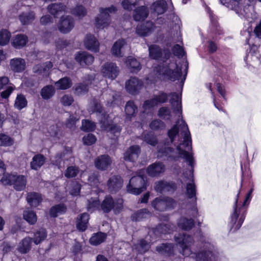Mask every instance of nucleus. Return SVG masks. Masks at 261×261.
Segmentation results:
<instances>
[{"instance_id": "24", "label": "nucleus", "mask_w": 261, "mask_h": 261, "mask_svg": "<svg viewBox=\"0 0 261 261\" xmlns=\"http://www.w3.org/2000/svg\"><path fill=\"white\" fill-rule=\"evenodd\" d=\"M149 13V11L147 6L138 7L134 10V19L136 21H144L148 17Z\"/></svg>"}, {"instance_id": "9", "label": "nucleus", "mask_w": 261, "mask_h": 261, "mask_svg": "<svg viewBox=\"0 0 261 261\" xmlns=\"http://www.w3.org/2000/svg\"><path fill=\"white\" fill-rule=\"evenodd\" d=\"M123 180L121 176L114 175L111 176L107 181V186L109 192L116 194L119 192L123 186Z\"/></svg>"}, {"instance_id": "45", "label": "nucleus", "mask_w": 261, "mask_h": 261, "mask_svg": "<svg viewBox=\"0 0 261 261\" xmlns=\"http://www.w3.org/2000/svg\"><path fill=\"white\" fill-rule=\"evenodd\" d=\"M35 18V13L32 11L28 13L23 12L19 15V19L23 25L30 23Z\"/></svg>"}, {"instance_id": "36", "label": "nucleus", "mask_w": 261, "mask_h": 261, "mask_svg": "<svg viewBox=\"0 0 261 261\" xmlns=\"http://www.w3.org/2000/svg\"><path fill=\"white\" fill-rule=\"evenodd\" d=\"M66 9V6L61 3H52L47 7L48 12L54 16H56L60 12L65 11Z\"/></svg>"}, {"instance_id": "64", "label": "nucleus", "mask_w": 261, "mask_h": 261, "mask_svg": "<svg viewBox=\"0 0 261 261\" xmlns=\"http://www.w3.org/2000/svg\"><path fill=\"white\" fill-rule=\"evenodd\" d=\"M211 252L207 251H202L196 254L197 261H208Z\"/></svg>"}, {"instance_id": "62", "label": "nucleus", "mask_w": 261, "mask_h": 261, "mask_svg": "<svg viewBox=\"0 0 261 261\" xmlns=\"http://www.w3.org/2000/svg\"><path fill=\"white\" fill-rule=\"evenodd\" d=\"M143 140L148 144L153 146H155L158 144L156 138L153 135L149 133L144 135Z\"/></svg>"}, {"instance_id": "30", "label": "nucleus", "mask_w": 261, "mask_h": 261, "mask_svg": "<svg viewBox=\"0 0 261 261\" xmlns=\"http://www.w3.org/2000/svg\"><path fill=\"white\" fill-rule=\"evenodd\" d=\"M42 197L41 194L35 192H29L27 196V200L29 204L36 207L42 202Z\"/></svg>"}, {"instance_id": "51", "label": "nucleus", "mask_w": 261, "mask_h": 261, "mask_svg": "<svg viewBox=\"0 0 261 261\" xmlns=\"http://www.w3.org/2000/svg\"><path fill=\"white\" fill-rule=\"evenodd\" d=\"M149 212L146 208L140 209L131 215V220L134 222L142 221L146 218V215Z\"/></svg>"}, {"instance_id": "58", "label": "nucleus", "mask_w": 261, "mask_h": 261, "mask_svg": "<svg viewBox=\"0 0 261 261\" xmlns=\"http://www.w3.org/2000/svg\"><path fill=\"white\" fill-rule=\"evenodd\" d=\"M79 172V168L76 166H70L67 167L65 171V176L67 178L75 177Z\"/></svg>"}, {"instance_id": "16", "label": "nucleus", "mask_w": 261, "mask_h": 261, "mask_svg": "<svg viewBox=\"0 0 261 261\" xmlns=\"http://www.w3.org/2000/svg\"><path fill=\"white\" fill-rule=\"evenodd\" d=\"M209 17L210 19V24L209 25V29L210 33L215 34V35H223V30L220 27L218 21L217 17L213 13V11H210L208 12Z\"/></svg>"}, {"instance_id": "33", "label": "nucleus", "mask_w": 261, "mask_h": 261, "mask_svg": "<svg viewBox=\"0 0 261 261\" xmlns=\"http://www.w3.org/2000/svg\"><path fill=\"white\" fill-rule=\"evenodd\" d=\"M107 237V233L98 231L92 234L91 237L89 239V243L93 246H97L104 242Z\"/></svg>"}, {"instance_id": "34", "label": "nucleus", "mask_w": 261, "mask_h": 261, "mask_svg": "<svg viewBox=\"0 0 261 261\" xmlns=\"http://www.w3.org/2000/svg\"><path fill=\"white\" fill-rule=\"evenodd\" d=\"M32 241V238L29 237L23 238L19 244L18 251L21 254L28 253L31 250Z\"/></svg>"}, {"instance_id": "55", "label": "nucleus", "mask_w": 261, "mask_h": 261, "mask_svg": "<svg viewBox=\"0 0 261 261\" xmlns=\"http://www.w3.org/2000/svg\"><path fill=\"white\" fill-rule=\"evenodd\" d=\"M14 143L13 139L7 135L0 133V146H10Z\"/></svg>"}, {"instance_id": "54", "label": "nucleus", "mask_w": 261, "mask_h": 261, "mask_svg": "<svg viewBox=\"0 0 261 261\" xmlns=\"http://www.w3.org/2000/svg\"><path fill=\"white\" fill-rule=\"evenodd\" d=\"M165 123L160 119H154L152 120L149 125V128L153 131H159L164 129Z\"/></svg>"}, {"instance_id": "11", "label": "nucleus", "mask_w": 261, "mask_h": 261, "mask_svg": "<svg viewBox=\"0 0 261 261\" xmlns=\"http://www.w3.org/2000/svg\"><path fill=\"white\" fill-rule=\"evenodd\" d=\"M154 188L156 192L163 193L164 192H174L177 190V186L174 181L160 180L154 183Z\"/></svg>"}, {"instance_id": "5", "label": "nucleus", "mask_w": 261, "mask_h": 261, "mask_svg": "<svg viewBox=\"0 0 261 261\" xmlns=\"http://www.w3.org/2000/svg\"><path fill=\"white\" fill-rule=\"evenodd\" d=\"M116 11V8L113 5L108 8H100L99 16L96 17L95 19L96 27L101 29L109 27L111 23L110 13H114Z\"/></svg>"}, {"instance_id": "37", "label": "nucleus", "mask_w": 261, "mask_h": 261, "mask_svg": "<svg viewBox=\"0 0 261 261\" xmlns=\"http://www.w3.org/2000/svg\"><path fill=\"white\" fill-rule=\"evenodd\" d=\"M66 211V206L64 203H59L51 206L49 209V213L51 217L56 218L59 214H64Z\"/></svg>"}, {"instance_id": "28", "label": "nucleus", "mask_w": 261, "mask_h": 261, "mask_svg": "<svg viewBox=\"0 0 261 261\" xmlns=\"http://www.w3.org/2000/svg\"><path fill=\"white\" fill-rule=\"evenodd\" d=\"M46 161V158L43 154L37 153L32 158V161L30 163L31 168L34 170L37 171L44 165Z\"/></svg>"}, {"instance_id": "46", "label": "nucleus", "mask_w": 261, "mask_h": 261, "mask_svg": "<svg viewBox=\"0 0 261 261\" xmlns=\"http://www.w3.org/2000/svg\"><path fill=\"white\" fill-rule=\"evenodd\" d=\"M55 94V90L52 85H47L42 88L40 94L42 98L45 100L51 98Z\"/></svg>"}, {"instance_id": "12", "label": "nucleus", "mask_w": 261, "mask_h": 261, "mask_svg": "<svg viewBox=\"0 0 261 261\" xmlns=\"http://www.w3.org/2000/svg\"><path fill=\"white\" fill-rule=\"evenodd\" d=\"M74 26V20L70 16H62L58 27L60 32L66 34L71 31Z\"/></svg>"}, {"instance_id": "35", "label": "nucleus", "mask_w": 261, "mask_h": 261, "mask_svg": "<svg viewBox=\"0 0 261 261\" xmlns=\"http://www.w3.org/2000/svg\"><path fill=\"white\" fill-rule=\"evenodd\" d=\"M101 122L103 128L113 135L114 136L117 137L120 135L122 129L120 126L116 124H110L106 122Z\"/></svg>"}, {"instance_id": "50", "label": "nucleus", "mask_w": 261, "mask_h": 261, "mask_svg": "<svg viewBox=\"0 0 261 261\" xmlns=\"http://www.w3.org/2000/svg\"><path fill=\"white\" fill-rule=\"evenodd\" d=\"M96 124L94 122L89 119H83L82 121L81 130L84 132H92L96 129Z\"/></svg>"}, {"instance_id": "42", "label": "nucleus", "mask_w": 261, "mask_h": 261, "mask_svg": "<svg viewBox=\"0 0 261 261\" xmlns=\"http://www.w3.org/2000/svg\"><path fill=\"white\" fill-rule=\"evenodd\" d=\"M55 85L60 90H67L71 87L72 82L70 77L65 76L56 82Z\"/></svg>"}, {"instance_id": "17", "label": "nucleus", "mask_w": 261, "mask_h": 261, "mask_svg": "<svg viewBox=\"0 0 261 261\" xmlns=\"http://www.w3.org/2000/svg\"><path fill=\"white\" fill-rule=\"evenodd\" d=\"M154 28V24L152 21H146L137 26L136 33L140 36L146 37L151 33Z\"/></svg>"}, {"instance_id": "38", "label": "nucleus", "mask_w": 261, "mask_h": 261, "mask_svg": "<svg viewBox=\"0 0 261 261\" xmlns=\"http://www.w3.org/2000/svg\"><path fill=\"white\" fill-rule=\"evenodd\" d=\"M46 230L44 228H40L34 232L32 241L36 245H38L43 242L47 237Z\"/></svg>"}, {"instance_id": "41", "label": "nucleus", "mask_w": 261, "mask_h": 261, "mask_svg": "<svg viewBox=\"0 0 261 261\" xmlns=\"http://www.w3.org/2000/svg\"><path fill=\"white\" fill-rule=\"evenodd\" d=\"M28 106V100L25 96L21 94H18L16 97L14 107L15 109L20 111Z\"/></svg>"}, {"instance_id": "18", "label": "nucleus", "mask_w": 261, "mask_h": 261, "mask_svg": "<svg viewBox=\"0 0 261 261\" xmlns=\"http://www.w3.org/2000/svg\"><path fill=\"white\" fill-rule=\"evenodd\" d=\"M141 147L138 145L130 146L124 154V159L126 161L134 162L141 153Z\"/></svg>"}, {"instance_id": "43", "label": "nucleus", "mask_w": 261, "mask_h": 261, "mask_svg": "<svg viewBox=\"0 0 261 261\" xmlns=\"http://www.w3.org/2000/svg\"><path fill=\"white\" fill-rule=\"evenodd\" d=\"M138 111L137 106L133 100L128 101L125 107V112L127 117L131 118L136 115Z\"/></svg>"}, {"instance_id": "21", "label": "nucleus", "mask_w": 261, "mask_h": 261, "mask_svg": "<svg viewBox=\"0 0 261 261\" xmlns=\"http://www.w3.org/2000/svg\"><path fill=\"white\" fill-rule=\"evenodd\" d=\"M84 44L86 48L89 50L97 53L99 51V44L95 36L91 34L86 35L84 40Z\"/></svg>"}, {"instance_id": "59", "label": "nucleus", "mask_w": 261, "mask_h": 261, "mask_svg": "<svg viewBox=\"0 0 261 261\" xmlns=\"http://www.w3.org/2000/svg\"><path fill=\"white\" fill-rule=\"evenodd\" d=\"M82 140L84 145L91 146L95 143L97 138L94 134L88 133L83 137Z\"/></svg>"}, {"instance_id": "27", "label": "nucleus", "mask_w": 261, "mask_h": 261, "mask_svg": "<svg viewBox=\"0 0 261 261\" xmlns=\"http://www.w3.org/2000/svg\"><path fill=\"white\" fill-rule=\"evenodd\" d=\"M172 229L170 225L163 223L159 224L155 227L153 228L152 229V233L155 236V239L161 237L162 234L170 233Z\"/></svg>"}, {"instance_id": "25", "label": "nucleus", "mask_w": 261, "mask_h": 261, "mask_svg": "<svg viewBox=\"0 0 261 261\" xmlns=\"http://www.w3.org/2000/svg\"><path fill=\"white\" fill-rule=\"evenodd\" d=\"M150 10L158 15L165 13L168 9L167 4L165 0H156L152 3L150 7Z\"/></svg>"}, {"instance_id": "1", "label": "nucleus", "mask_w": 261, "mask_h": 261, "mask_svg": "<svg viewBox=\"0 0 261 261\" xmlns=\"http://www.w3.org/2000/svg\"><path fill=\"white\" fill-rule=\"evenodd\" d=\"M243 181V173L241 180L240 188L235 197L232 205V212L230 216L229 224L231 226L230 230L235 232L242 226L247 213L248 208L251 199V194L253 189H251L246 194L244 199L241 200L240 194Z\"/></svg>"}, {"instance_id": "44", "label": "nucleus", "mask_w": 261, "mask_h": 261, "mask_svg": "<svg viewBox=\"0 0 261 261\" xmlns=\"http://www.w3.org/2000/svg\"><path fill=\"white\" fill-rule=\"evenodd\" d=\"M73 89L75 95L81 96L88 93L89 88L88 87V85L81 82L75 84L73 87Z\"/></svg>"}, {"instance_id": "60", "label": "nucleus", "mask_w": 261, "mask_h": 261, "mask_svg": "<svg viewBox=\"0 0 261 261\" xmlns=\"http://www.w3.org/2000/svg\"><path fill=\"white\" fill-rule=\"evenodd\" d=\"M158 116L165 120H170L171 117V113L167 107H163L159 109Z\"/></svg>"}, {"instance_id": "49", "label": "nucleus", "mask_w": 261, "mask_h": 261, "mask_svg": "<svg viewBox=\"0 0 261 261\" xmlns=\"http://www.w3.org/2000/svg\"><path fill=\"white\" fill-rule=\"evenodd\" d=\"M186 194L188 199L195 198L196 200V187L194 180L192 179L191 182H188L186 185Z\"/></svg>"}, {"instance_id": "2", "label": "nucleus", "mask_w": 261, "mask_h": 261, "mask_svg": "<svg viewBox=\"0 0 261 261\" xmlns=\"http://www.w3.org/2000/svg\"><path fill=\"white\" fill-rule=\"evenodd\" d=\"M148 185L146 175L140 173L130 179L126 186V191L130 194L138 195L147 189Z\"/></svg>"}, {"instance_id": "63", "label": "nucleus", "mask_w": 261, "mask_h": 261, "mask_svg": "<svg viewBox=\"0 0 261 261\" xmlns=\"http://www.w3.org/2000/svg\"><path fill=\"white\" fill-rule=\"evenodd\" d=\"M137 0H123L121 5L123 8L128 11H131L136 5Z\"/></svg>"}, {"instance_id": "15", "label": "nucleus", "mask_w": 261, "mask_h": 261, "mask_svg": "<svg viewBox=\"0 0 261 261\" xmlns=\"http://www.w3.org/2000/svg\"><path fill=\"white\" fill-rule=\"evenodd\" d=\"M165 166L161 162H156L149 165L146 168L148 175L152 177L159 176L165 172Z\"/></svg>"}, {"instance_id": "13", "label": "nucleus", "mask_w": 261, "mask_h": 261, "mask_svg": "<svg viewBox=\"0 0 261 261\" xmlns=\"http://www.w3.org/2000/svg\"><path fill=\"white\" fill-rule=\"evenodd\" d=\"M112 163V159L108 154L100 155L95 158L94 162L95 168L100 171L107 170Z\"/></svg>"}, {"instance_id": "19", "label": "nucleus", "mask_w": 261, "mask_h": 261, "mask_svg": "<svg viewBox=\"0 0 261 261\" xmlns=\"http://www.w3.org/2000/svg\"><path fill=\"white\" fill-rule=\"evenodd\" d=\"M74 59L80 65L84 66L92 64L94 58L86 51H78L75 55Z\"/></svg>"}, {"instance_id": "3", "label": "nucleus", "mask_w": 261, "mask_h": 261, "mask_svg": "<svg viewBox=\"0 0 261 261\" xmlns=\"http://www.w3.org/2000/svg\"><path fill=\"white\" fill-rule=\"evenodd\" d=\"M1 181L5 186H12L16 191H21L26 187L27 178L25 175L17 173H7L3 176Z\"/></svg>"}, {"instance_id": "8", "label": "nucleus", "mask_w": 261, "mask_h": 261, "mask_svg": "<svg viewBox=\"0 0 261 261\" xmlns=\"http://www.w3.org/2000/svg\"><path fill=\"white\" fill-rule=\"evenodd\" d=\"M143 86V82L136 77H131L125 83L126 91L132 95H138Z\"/></svg>"}, {"instance_id": "39", "label": "nucleus", "mask_w": 261, "mask_h": 261, "mask_svg": "<svg viewBox=\"0 0 261 261\" xmlns=\"http://www.w3.org/2000/svg\"><path fill=\"white\" fill-rule=\"evenodd\" d=\"M150 57L153 60H159L163 56L162 48L157 45H151L149 47Z\"/></svg>"}, {"instance_id": "6", "label": "nucleus", "mask_w": 261, "mask_h": 261, "mask_svg": "<svg viewBox=\"0 0 261 261\" xmlns=\"http://www.w3.org/2000/svg\"><path fill=\"white\" fill-rule=\"evenodd\" d=\"M101 209L105 213H109L113 210L115 214L120 213L123 208V202L118 200L116 201L110 195H107L100 204Z\"/></svg>"}, {"instance_id": "40", "label": "nucleus", "mask_w": 261, "mask_h": 261, "mask_svg": "<svg viewBox=\"0 0 261 261\" xmlns=\"http://www.w3.org/2000/svg\"><path fill=\"white\" fill-rule=\"evenodd\" d=\"M125 44L124 39H121L117 40L111 48V53L115 57H121V49Z\"/></svg>"}, {"instance_id": "52", "label": "nucleus", "mask_w": 261, "mask_h": 261, "mask_svg": "<svg viewBox=\"0 0 261 261\" xmlns=\"http://www.w3.org/2000/svg\"><path fill=\"white\" fill-rule=\"evenodd\" d=\"M129 67L132 72L137 73L141 69L140 63L135 58L130 57L128 59Z\"/></svg>"}, {"instance_id": "26", "label": "nucleus", "mask_w": 261, "mask_h": 261, "mask_svg": "<svg viewBox=\"0 0 261 261\" xmlns=\"http://www.w3.org/2000/svg\"><path fill=\"white\" fill-rule=\"evenodd\" d=\"M11 69L15 72L20 73L25 70L26 67L25 61L20 58H13L10 60Z\"/></svg>"}, {"instance_id": "61", "label": "nucleus", "mask_w": 261, "mask_h": 261, "mask_svg": "<svg viewBox=\"0 0 261 261\" xmlns=\"http://www.w3.org/2000/svg\"><path fill=\"white\" fill-rule=\"evenodd\" d=\"M172 51L174 56L178 58H182L185 54V51L182 46L176 44L172 47Z\"/></svg>"}, {"instance_id": "57", "label": "nucleus", "mask_w": 261, "mask_h": 261, "mask_svg": "<svg viewBox=\"0 0 261 261\" xmlns=\"http://www.w3.org/2000/svg\"><path fill=\"white\" fill-rule=\"evenodd\" d=\"M179 126L177 124H174L171 128L168 130L167 132V136L170 140L171 143H173L176 136L179 134Z\"/></svg>"}, {"instance_id": "14", "label": "nucleus", "mask_w": 261, "mask_h": 261, "mask_svg": "<svg viewBox=\"0 0 261 261\" xmlns=\"http://www.w3.org/2000/svg\"><path fill=\"white\" fill-rule=\"evenodd\" d=\"M174 240L182 251L188 249L193 241V238L190 235L180 233L175 234Z\"/></svg>"}, {"instance_id": "29", "label": "nucleus", "mask_w": 261, "mask_h": 261, "mask_svg": "<svg viewBox=\"0 0 261 261\" xmlns=\"http://www.w3.org/2000/svg\"><path fill=\"white\" fill-rule=\"evenodd\" d=\"M155 250L160 254L170 256L174 254V245L172 243H162L157 246Z\"/></svg>"}, {"instance_id": "53", "label": "nucleus", "mask_w": 261, "mask_h": 261, "mask_svg": "<svg viewBox=\"0 0 261 261\" xmlns=\"http://www.w3.org/2000/svg\"><path fill=\"white\" fill-rule=\"evenodd\" d=\"M11 33L7 29H2L0 30V45H7L10 41Z\"/></svg>"}, {"instance_id": "22", "label": "nucleus", "mask_w": 261, "mask_h": 261, "mask_svg": "<svg viewBox=\"0 0 261 261\" xmlns=\"http://www.w3.org/2000/svg\"><path fill=\"white\" fill-rule=\"evenodd\" d=\"M89 218V215L87 213H83L77 216L76 227L79 231L84 232L87 229Z\"/></svg>"}, {"instance_id": "31", "label": "nucleus", "mask_w": 261, "mask_h": 261, "mask_svg": "<svg viewBox=\"0 0 261 261\" xmlns=\"http://www.w3.org/2000/svg\"><path fill=\"white\" fill-rule=\"evenodd\" d=\"M177 226L182 230L189 231L194 227L195 221L192 218L189 219L182 216L178 219Z\"/></svg>"}, {"instance_id": "48", "label": "nucleus", "mask_w": 261, "mask_h": 261, "mask_svg": "<svg viewBox=\"0 0 261 261\" xmlns=\"http://www.w3.org/2000/svg\"><path fill=\"white\" fill-rule=\"evenodd\" d=\"M164 198L158 197L155 198L151 202L152 207L156 211L164 212L166 211L165 205Z\"/></svg>"}, {"instance_id": "20", "label": "nucleus", "mask_w": 261, "mask_h": 261, "mask_svg": "<svg viewBox=\"0 0 261 261\" xmlns=\"http://www.w3.org/2000/svg\"><path fill=\"white\" fill-rule=\"evenodd\" d=\"M158 152L161 157H166L171 161H178L180 156L172 154L174 152V149L171 147L162 146L158 148Z\"/></svg>"}, {"instance_id": "10", "label": "nucleus", "mask_w": 261, "mask_h": 261, "mask_svg": "<svg viewBox=\"0 0 261 261\" xmlns=\"http://www.w3.org/2000/svg\"><path fill=\"white\" fill-rule=\"evenodd\" d=\"M101 72L105 77L114 80L118 76L119 69L115 63L106 62L102 67Z\"/></svg>"}, {"instance_id": "23", "label": "nucleus", "mask_w": 261, "mask_h": 261, "mask_svg": "<svg viewBox=\"0 0 261 261\" xmlns=\"http://www.w3.org/2000/svg\"><path fill=\"white\" fill-rule=\"evenodd\" d=\"M181 144L179 143L176 147V149L178 151V156L185 159L188 165L193 169L194 166V159L192 153L182 149L181 147Z\"/></svg>"}, {"instance_id": "32", "label": "nucleus", "mask_w": 261, "mask_h": 261, "mask_svg": "<svg viewBox=\"0 0 261 261\" xmlns=\"http://www.w3.org/2000/svg\"><path fill=\"white\" fill-rule=\"evenodd\" d=\"M28 42V37L25 34L16 35L12 40V46L16 49H20L24 47Z\"/></svg>"}, {"instance_id": "7", "label": "nucleus", "mask_w": 261, "mask_h": 261, "mask_svg": "<svg viewBox=\"0 0 261 261\" xmlns=\"http://www.w3.org/2000/svg\"><path fill=\"white\" fill-rule=\"evenodd\" d=\"M168 96H171L169 102L173 105L174 102H178V100L180 96L176 92H173L169 94V95L162 91H160L157 95H154L153 99L155 102L156 106L165 103L168 101Z\"/></svg>"}, {"instance_id": "47", "label": "nucleus", "mask_w": 261, "mask_h": 261, "mask_svg": "<svg viewBox=\"0 0 261 261\" xmlns=\"http://www.w3.org/2000/svg\"><path fill=\"white\" fill-rule=\"evenodd\" d=\"M23 218L30 225L35 224L37 221V216L36 213L30 210L23 212Z\"/></svg>"}, {"instance_id": "4", "label": "nucleus", "mask_w": 261, "mask_h": 261, "mask_svg": "<svg viewBox=\"0 0 261 261\" xmlns=\"http://www.w3.org/2000/svg\"><path fill=\"white\" fill-rule=\"evenodd\" d=\"M156 73L163 77L166 78L168 80L174 82L178 80L182 75V70L178 65L175 64V68L171 69L170 68L169 64L159 66L156 69Z\"/></svg>"}, {"instance_id": "56", "label": "nucleus", "mask_w": 261, "mask_h": 261, "mask_svg": "<svg viewBox=\"0 0 261 261\" xmlns=\"http://www.w3.org/2000/svg\"><path fill=\"white\" fill-rule=\"evenodd\" d=\"M71 14L78 17H84L87 14L85 8L82 5H77L70 10Z\"/></svg>"}]
</instances>
